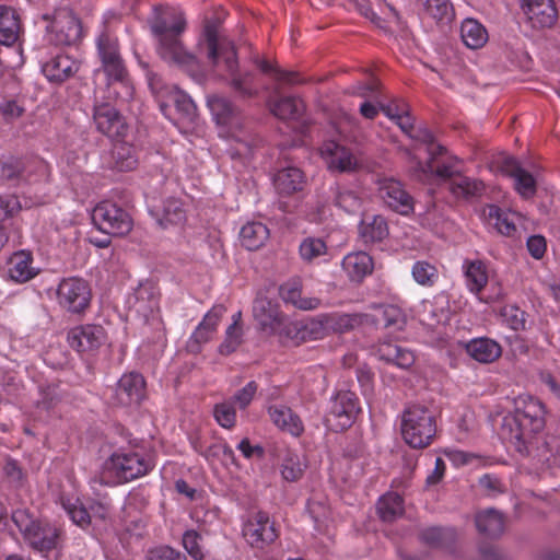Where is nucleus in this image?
<instances>
[{"instance_id":"1","label":"nucleus","mask_w":560,"mask_h":560,"mask_svg":"<svg viewBox=\"0 0 560 560\" xmlns=\"http://www.w3.org/2000/svg\"><path fill=\"white\" fill-rule=\"evenodd\" d=\"M150 30L158 40L156 51L165 62L187 72L196 81L203 79L205 71L199 59L186 49L180 39L186 30L183 13L163 14L155 9V15L150 21Z\"/></svg>"},{"instance_id":"2","label":"nucleus","mask_w":560,"mask_h":560,"mask_svg":"<svg viewBox=\"0 0 560 560\" xmlns=\"http://www.w3.org/2000/svg\"><path fill=\"white\" fill-rule=\"evenodd\" d=\"M544 404L529 395L514 399V410L503 417L500 428L501 439L522 456L530 453L534 439L545 428Z\"/></svg>"},{"instance_id":"3","label":"nucleus","mask_w":560,"mask_h":560,"mask_svg":"<svg viewBox=\"0 0 560 560\" xmlns=\"http://www.w3.org/2000/svg\"><path fill=\"white\" fill-rule=\"evenodd\" d=\"M200 52H205L209 63L215 68H223L231 77L230 88L241 100H250L258 95L259 90L255 84V74L246 71L238 72L236 50L232 42L220 38L218 27L207 24L203 30V38L198 43Z\"/></svg>"},{"instance_id":"4","label":"nucleus","mask_w":560,"mask_h":560,"mask_svg":"<svg viewBox=\"0 0 560 560\" xmlns=\"http://www.w3.org/2000/svg\"><path fill=\"white\" fill-rule=\"evenodd\" d=\"M127 445L114 441L117 448L110 454L106 462L107 468L114 474L119 482H129L148 475L155 466L154 460L148 454L138 451L136 440L125 436Z\"/></svg>"},{"instance_id":"5","label":"nucleus","mask_w":560,"mask_h":560,"mask_svg":"<svg viewBox=\"0 0 560 560\" xmlns=\"http://www.w3.org/2000/svg\"><path fill=\"white\" fill-rule=\"evenodd\" d=\"M96 46L101 59V70L106 75L107 85H120L124 93L120 94L118 91H115L117 97L124 101L130 100L133 94V88L128 78V70L120 54L118 39L108 33H102L97 38Z\"/></svg>"},{"instance_id":"6","label":"nucleus","mask_w":560,"mask_h":560,"mask_svg":"<svg viewBox=\"0 0 560 560\" xmlns=\"http://www.w3.org/2000/svg\"><path fill=\"white\" fill-rule=\"evenodd\" d=\"M436 433L435 417L425 406H408L401 417V435L412 448L429 446Z\"/></svg>"},{"instance_id":"7","label":"nucleus","mask_w":560,"mask_h":560,"mask_svg":"<svg viewBox=\"0 0 560 560\" xmlns=\"http://www.w3.org/2000/svg\"><path fill=\"white\" fill-rule=\"evenodd\" d=\"M11 518L32 549L47 552L56 548L59 530L48 522L34 517L27 509L14 510Z\"/></svg>"},{"instance_id":"8","label":"nucleus","mask_w":560,"mask_h":560,"mask_svg":"<svg viewBox=\"0 0 560 560\" xmlns=\"http://www.w3.org/2000/svg\"><path fill=\"white\" fill-rule=\"evenodd\" d=\"M46 26L49 43L56 46H77L84 36L81 20L70 8H59L52 14L42 16Z\"/></svg>"},{"instance_id":"9","label":"nucleus","mask_w":560,"mask_h":560,"mask_svg":"<svg viewBox=\"0 0 560 560\" xmlns=\"http://www.w3.org/2000/svg\"><path fill=\"white\" fill-rule=\"evenodd\" d=\"M360 411L357 395L351 390H339L330 400L325 424L334 432L345 431L352 425Z\"/></svg>"},{"instance_id":"10","label":"nucleus","mask_w":560,"mask_h":560,"mask_svg":"<svg viewBox=\"0 0 560 560\" xmlns=\"http://www.w3.org/2000/svg\"><path fill=\"white\" fill-rule=\"evenodd\" d=\"M56 298L62 310L81 315L89 308L92 293L89 283L84 279L69 277L59 282Z\"/></svg>"},{"instance_id":"11","label":"nucleus","mask_w":560,"mask_h":560,"mask_svg":"<svg viewBox=\"0 0 560 560\" xmlns=\"http://www.w3.org/2000/svg\"><path fill=\"white\" fill-rule=\"evenodd\" d=\"M92 220L98 230L113 236L127 235L132 229L129 213L109 201H103L94 208Z\"/></svg>"},{"instance_id":"12","label":"nucleus","mask_w":560,"mask_h":560,"mask_svg":"<svg viewBox=\"0 0 560 560\" xmlns=\"http://www.w3.org/2000/svg\"><path fill=\"white\" fill-rule=\"evenodd\" d=\"M242 535L254 549L264 550L279 537L275 522L269 514L257 511L248 515L242 527Z\"/></svg>"},{"instance_id":"13","label":"nucleus","mask_w":560,"mask_h":560,"mask_svg":"<svg viewBox=\"0 0 560 560\" xmlns=\"http://www.w3.org/2000/svg\"><path fill=\"white\" fill-rule=\"evenodd\" d=\"M92 118L97 131L109 138H121L127 132L125 117L109 102L95 100Z\"/></svg>"},{"instance_id":"14","label":"nucleus","mask_w":560,"mask_h":560,"mask_svg":"<svg viewBox=\"0 0 560 560\" xmlns=\"http://www.w3.org/2000/svg\"><path fill=\"white\" fill-rule=\"evenodd\" d=\"M160 295L156 282L152 280L140 282L128 299L129 308L148 323L150 317L155 318L160 310Z\"/></svg>"},{"instance_id":"15","label":"nucleus","mask_w":560,"mask_h":560,"mask_svg":"<svg viewBox=\"0 0 560 560\" xmlns=\"http://www.w3.org/2000/svg\"><path fill=\"white\" fill-rule=\"evenodd\" d=\"M145 380L140 373H126L117 382L113 401L120 407H138L145 399Z\"/></svg>"},{"instance_id":"16","label":"nucleus","mask_w":560,"mask_h":560,"mask_svg":"<svg viewBox=\"0 0 560 560\" xmlns=\"http://www.w3.org/2000/svg\"><path fill=\"white\" fill-rule=\"evenodd\" d=\"M444 150L442 145L429 149L430 159L428 162L425 164L418 163L417 171L420 173V179H430L435 176L441 179H450L451 182L460 174L456 167L457 159L444 158Z\"/></svg>"},{"instance_id":"17","label":"nucleus","mask_w":560,"mask_h":560,"mask_svg":"<svg viewBox=\"0 0 560 560\" xmlns=\"http://www.w3.org/2000/svg\"><path fill=\"white\" fill-rule=\"evenodd\" d=\"M253 315L260 328L270 334L280 330L285 320L279 303L262 293H258L254 301Z\"/></svg>"},{"instance_id":"18","label":"nucleus","mask_w":560,"mask_h":560,"mask_svg":"<svg viewBox=\"0 0 560 560\" xmlns=\"http://www.w3.org/2000/svg\"><path fill=\"white\" fill-rule=\"evenodd\" d=\"M520 7L533 28H549L558 20L553 0H520Z\"/></svg>"},{"instance_id":"19","label":"nucleus","mask_w":560,"mask_h":560,"mask_svg":"<svg viewBox=\"0 0 560 560\" xmlns=\"http://www.w3.org/2000/svg\"><path fill=\"white\" fill-rule=\"evenodd\" d=\"M378 196L393 211L408 215L413 210V198L405 190L402 184L394 178L380 183Z\"/></svg>"},{"instance_id":"20","label":"nucleus","mask_w":560,"mask_h":560,"mask_svg":"<svg viewBox=\"0 0 560 560\" xmlns=\"http://www.w3.org/2000/svg\"><path fill=\"white\" fill-rule=\"evenodd\" d=\"M67 339L71 348L86 352L98 349L106 339V332L101 325L86 324L70 329Z\"/></svg>"},{"instance_id":"21","label":"nucleus","mask_w":560,"mask_h":560,"mask_svg":"<svg viewBox=\"0 0 560 560\" xmlns=\"http://www.w3.org/2000/svg\"><path fill=\"white\" fill-rule=\"evenodd\" d=\"M80 65L72 57L58 54L42 65V72L51 83H62L74 75Z\"/></svg>"},{"instance_id":"22","label":"nucleus","mask_w":560,"mask_h":560,"mask_svg":"<svg viewBox=\"0 0 560 560\" xmlns=\"http://www.w3.org/2000/svg\"><path fill=\"white\" fill-rule=\"evenodd\" d=\"M279 294L285 303L303 311L315 310L320 305V300L314 296L302 295V280L293 278L279 288Z\"/></svg>"},{"instance_id":"23","label":"nucleus","mask_w":560,"mask_h":560,"mask_svg":"<svg viewBox=\"0 0 560 560\" xmlns=\"http://www.w3.org/2000/svg\"><path fill=\"white\" fill-rule=\"evenodd\" d=\"M22 31L21 19L16 10L10 5H0V44L14 45Z\"/></svg>"},{"instance_id":"24","label":"nucleus","mask_w":560,"mask_h":560,"mask_svg":"<svg viewBox=\"0 0 560 560\" xmlns=\"http://www.w3.org/2000/svg\"><path fill=\"white\" fill-rule=\"evenodd\" d=\"M271 421L282 431L300 436L304 431L301 418L287 406H271L268 409Z\"/></svg>"},{"instance_id":"25","label":"nucleus","mask_w":560,"mask_h":560,"mask_svg":"<svg viewBox=\"0 0 560 560\" xmlns=\"http://www.w3.org/2000/svg\"><path fill=\"white\" fill-rule=\"evenodd\" d=\"M186 213L184 202L180 199L170 197L163 201L161 209L156 212V220L163 229L178 226L186 222Z\"/></svg>"},{"instance_id":"26","label":"nucleus","mask_w":560,"mask_h":560,"mask_svg":"<svg viewBox=\"0 0 560 560\" xmlns=\"http://www.w3.org/2000/svg\"><path fill=\"white\" fill-rule=\"evenodd\" d=\"M467 353L480 363H492L502 354L501 346L490 338H476L466 343Z\"/></svg>"},{"instance_id":"27","label":"nucleus","mask_w":560,"mask_h":560,"mask_svg":"<svg viewBox=\"0 0 560 560\" xmlns=\"http://www.w3.org/2000/svg\"><path fill=\"white\" fill-rule=\"evenodd\" d=\"M305 184L303 172L293 166L278 171L273 177V185L278 194L290 196L303 189Z\"/></svg>"},{"instance_id":"28","label":"nucleus","mask_w":560,"mask_h":560,"mask_svg":"<svg viewBox=\"0 0 560 560\" xmlns=\"http://www.w3.org/2000/svg\"><path fill=\"white\" fill-rule=\"evenodd\" d=\"M325 152L328 154V167L338 172H351L354 171L359 163L352 152L336 143L330 142L325 147Z\"/></svg>"},{"instance_id":"29","label":"nucleus","mask_w":560,"mask_h":560,"mask_svg":"<svg viewBox=\"0 0 560 560\" xmlns=\"http://www.w3.org/2000/svg\"><path fill=\"white\" fill-rule=\"evenodd\" d=\"M359 235L365 243H378L388 236V225L382 215H364L359 225Z\"/></svg>"},{"instance_id":"30","label":"nucleus","mask_w":560,"mask_h":560,"mask_svg":"<svg viewBox=\"0 0 560 560\" xmlns=\"http://www.w3.org/2000/svg\"><path fill=\"white\" fill-rule=\"evenodd\" d=\"M342 268L352 281L360 282L373 271V260L364 252L351 253L343 258Z\"/></svg>"},{"instance_id":"31","label":"nucleus","mask_w":560,"mask_h":560,"mask_svg":"<svg viewBox=\"0 0 560 560\" xmlns=\"http://www.w3.org/2000/svg\"><path fill=\"white\" fill-rule=\"evenodd\" d=\"M377 358L386 363H393L400 369H408L415 363L413 353L393 342H382L377 347Z\"/></svg>"},{"instance_id":"32","label":"nucleus","mask_w":560,"mask_h":560,"mask_svg":"<svg viewBox=\"0 0 560 560\" xmlns=\"http://www.w3.org/2000/svg\"><path fill=\"white\" fill-rule=\"evenodd\" d=\"M475 523L478 532L488 538H497L504 530L503 515L494 509L478 512Z\"/></svg>"},{"instance_id":"33","label":"nucleus","mask_w":560,"mask_h":560,"mask_svg":"<svg viewBox=\"0 0 560 560\" xmlns=\"http://www.w3.org/2000/svg\"><path fill=\"white\" fill-rule=\"evenodd\" d=\"M268 106L270 112L280 119H299L304 110V102L295 96H283L269 100Z\"/></svg>"},{"instance_id":"34","label":"nucleus","mask_w":560,"mask_h":560,"mask_svg":"<svg viewBox=\"0 0 560 560\" xmlns=\"http://www.w3.org/2000/svg\"><path fill=\"white\" fill-rule=\"evenodd\" d=\"M448 189L455 198L472 200L482 196L485 192V184L479 179L459 174L450 182Z\"/></svg>"},{"instance_id":"35","label":"nucleus","mask_w":560,"mask_h":560,"mask_svg":"<svg viewBox=\"0 0 560 560\" xmlns=\"http://www.w3.org/2000/svg\"><path fill=\"white\" fill-rule=\"evenodd\" d=\"M269 229L261 222H248L240 232L242 245L248 250H257L262 247L269 238Z\"/></svg>"},{"instance_id":"36","label":"nucleus","mask_w":560,"mask_h":560,"mask_svg":"<svg viewBox=\"0 0 560 560\" xmlns=\"http://www.w3.org/2000/svg\"><path fill=\"white\" fill-rule=\"evenodd\" d=\"M419 537L429 547L452 550L457 539V534L453 528L429 527L423 529Z\"/></svg>"},{"instance_id":"37","label":"nucleus","mask_w":560,"mask_h":560,"mask_svg":"<svg viewBox=\"0 0 560 560\" xmlns=\"http://www.w3.org/2000/svg\"><path fill=\"white\" fill-rule=\"evenodd\" d=\"M208 106L217 124L232 125L237 116V107L225 96L211 95L208 97Z\"/></svg>"},{"instance_id":"38","label":"nucleus","mask_w":560,"mask_h":560,"mask_svg":"<svg viewBox=\"0 0 560 560\" xmlns=\"http://www.w3.org/2000/svg\"><path fill=\"white\" fill-rule=\"evenodd\" d=\"M32 257L25 252L15 253L9 260V276L19 283L28 281L35 276Z\"/></svg>"},{"instance_id":"39","label":"nucleus","mask_w":560,"mask_h":560,"mask_svg":"<svg viewBox=\"0 0 560 560\" xmlns=\"http://www.w3.org/2000/svg\"><path fill=\"white\" fill-rule=\"evenodd\" d=\"M329 192L334 203L346 212L355 213L360 210L362 200L355 191L336 183L330 186Z\"/></svg>"},{"instance_id":"40","label":"nucleus","mask_w":560,"mask_h":560,"mask_svg":"<svg viewBox=\"0 0 560 560\" xmlns=\"http://www.w3.org/2000/svg\"><path fill=\"white\" fill-rule=\"evenodd\" d=\"M460 37L467 47L477 49L487 43L488 33L478 21L466 19L460 26Z\"/></svg>"},{"instance_id":"41","label":"nucleus","mask_w":560,"mask_h":560,"mask_svg":"<svg viewBox=\"0 0 560 560\" xmlns=\"http://www.w3.org/2000/svg\"><path fill=\"white\" fill-rule=\"evenodd\" d=\"M305 469L306 464L300 455L291 450H287L280 465L282 478L288 482H296L303 477Z\"/></svg>"},{"instance_id":"42","label":"nucleus","mask_w":560,"mask_h":560,"mask_svg":"<svg viewBox=\"0 0 560 560\" xmlns=\"http://www.w3.org/2000/svg\"><path fill=\"white\" fill-rule=\"evenodd\" d=\"M464 266L469 290L479 294L488 283L487 266L481 260L465 261Z\"/></svg>"},{"instance_id":"43","label":"nucleus","mask_w":560,"mask_h":560,"mask_svg":"<svg viewBox=\"0 0 560 560\" xmlns=\"http://www.w3.org/2000/svg\"><path fill=\"white\" fill-rule=\"evenodd\" d=\"M377 513L384 522H393L404 513V500L398 493L384 494L377 502Z\"/></svg>"},{"instance_id":"44","label":"nucleus","mask_w":560,"mask_h":560,"mask_svg":"<svg viewBox=\"0 0 560 560\" xmlns=\"http://www.w3.org/2000/svg\"><path fill=\"white\" fill-rule=\"evenodd\" d=\"M26 166L21 158L10 156L0 164V185H19L24 179Z\"/></svg>"},{"instance_id":"45","label":"nucleus","mask_w":560,"mask_h":560,"mask_svg":"<svg viewBox=\"0 0 560 560\" xmlns=\"http://www.w3.org/2000/svg\"><path fill=\"white\" fill-rule=\"evenodd\" d=\"M172 102L178 114L177 120L183 125H191L197 119V107L192 100L185 93L176 92L172 95Z\"/></svg>"},{"instance_id":"46","label":"nucleus","mask_w":560,"mask_h":560,"mask_svg":"<svg viewBox=\"0 0 560 560\" xmlns=\"http://www.w3.org/2000/svg\"><path fill=\"white\" fill-rule=\"evenodd\" d=\"M424 13L438 22H450L454 15L450 0H419Z\"/></svg>"},{"instance_id":"47","label":"nucleus","mask_w":560,"mask_h":560,"mask_svg":"<svg viewBox=\"0 0 560 560\" xmlns=\"http://www.w3.org/2000/svg\"><path fill=\"white\" fill-rule=\"evenodd\" d=\"M114 167L120 172L131 171L137 165L133 149L125 142L116 143L112 150Z\"/></svg>"},{"instance_id":"48","label":"nucleus","mask_w":560,"mask_h":560,"mask_svg":"<svg viewBox=\"0 0 560 560\" xmlns=\"http://www.w3.org/2000/svg\"><path fill=\"white\" fill-rule=\"evenodd\" d=\"M486 215L500 234L512 236L516 232L514 222L498 206H488Z\"/></svg>"},{"instance_id":"49","label":"nucleus","mask_w":560,"mask_h":560,"mask_svg":"<svg viewBox=\"0 0 560 560\" xmlns=\"http://www.w3.org/2000/svg\"><path fill=\"white\" fill-rule=\"evenodd\" d=\"M262 144V139L256 135H245L236 139V145L229 152L232 159H248L253 156L254 151Z\"/></svg>"},{"instance_id":"50","label":"nucleus","mask_w":560,"mask_h":560,"mask_svg":"<svg viewBox=\"0 0 560 560\" xmlns=\"http://www.w3.org/2000/svg\"><path fill=\"white\" fill-rule=\"evenodd\" d=\"M376 324H382L385 328L400 329L405 325V315L396 305H385L373 319Z\"/></svg>"},{"instance_id":"51","label":"nucleus","mask_w":560,"mask_h":560,"mask_svg":"<svg viewBox=\"0 0 560 560\" xmlns=\"http://www.w3.org/2000/svg\"><path fill=\"white\" fill-rule=\"evenodd\" d=\"M61 505L71 518V521L80 526L86 528L91 524V514L89 509H85L78 500L72 502L70 499L61 498Z\"/></svg>"},{"instance_id":"52","label":"nucleus","mask_w":560,"mask_h":560,"mask_svg":"<svg viewBox=\"0 0 560 560\" xmlns=\"http://www.w3.org/2000/svg\"><path fill=\"white\" fill-rule=\"evenodd\" d=\"M299 252L305 262H312L326 254L327 246L322 238L307 237L300 244Z\"/></svg>"},{"instance_id":"53","label":"nucleus","mask_w":560,"mask_h":560,"mask_svg":"<svg viewBox=\"0 0 560 560\" xmlns=\"http://www.w3.org/2000/svg\"><path fill=\"white\" fill-rule=\"evenodd\" d=\"M253 62L259 68V70L262 73L273 74L275 79L280 82L288 83V84L299 83L296 72L281 70L279 68H277L276 66H273L272 63H270L269 61H267L265 59H259L258 56L253 58Z\"/></svg>"},{"instance_id":"54","label":"nucleus","mask_w":560,"mask_h":560,"mask_svg":"<svg viewBox=\"0 0 560 560\" xmlns=\"http://www.w3.org/2000/svg\"><path fill=\"white\" fill-rule=\"evenodd\" d=\"M438 269L428 261H417L412 267V277L421 285L432 287L438 279Z\"/></svg>"},{"instance_id":"55","label":"nucleus","mask_w":560,"mask_h":560,"mask_svg":"<svg viewBox=\"0 0 560 560\" xmlns=\"http://www.w3.org/2000/svg\"><path fill=\"white\" fill-rule=\"evenodd\" d=\"M514 179V188L515 190L524 198L529 199L536 195L537 185L534 176L522 168L520 173L516 174Z\"/></svg>"},{"instance_id":"56","label":"nucleus","mask_w":560,"mask_h":560,"mask_svg":"<svg viewBox=\"0 0 560 560\" xmlns=\"http://www.w3.org/2000/svg\"><path fill=\"white\" fill-rule=\"evenodd\" d=\"M234 406L235 405L231 400L223 401L214 406L213 416L221 427L231 429L235 425L236 411Z\"/></svg>"},{"instance_id":"57","label":"nucleus","mask_w":560,"mask_h":560,"mask_svg":"<svg viewBox=\"0 0 560 560\" xmlns=\"http://www.w3.org/2000/svg\"><path fill=\"white\" fill-rule=\"evenodd\" d=\"M40 398L37 400V406L44 410L55 408L61 400V394L58 384H48L39 387Z\"/></svg>"},{"instance_id":"58","label":"nucleus","mask_w":560,"mask_h":560,"mask_svg":"<svg viewBox=\"0 0 560 560\" xmlns=\"http://www.w3.org/2000/svg\"><path fill=\"white\" fill-rule=\"evenodd\" d=\"M243 342V329L230 325L225 331V338L219 347V352L223 355H229L236 351Z\"/></svg>"},{"instance_id":"59","label":"nucleus","mask_w":560,"mask_h":560,"mask_svg":"<svg viewBox=\"0 0 560 560\" xmlns=\"http://www.w3.org/2000/svg\"><path fill=\"white\" fill-rule=\"evenodd\" d=\"M351 94L363 98H373L381 103V82L375 78H372L369 82H359L351 88Z\"/></svg>"},{"instance_id":"60","label":"nucleus","mask_w":560,"mask_h":560,"mask_svg":"<svg viewBox=\"0 0 560 560\" xmlns=\"http://www.w3.org/2000/svg\"><path fill=\"white\" fill-rule=\"evenodd\" d=\"M501 316L513 330L525 328L526 313L516 305H505L501 308Z\"/></svg>"},{"instance_id":"61","label":"nucleus","mask_w":560,"mask_h":560,"mask_svg":"<svg viewBox=\"0 0 560 560\" xmlns=\"http://www.w3.org/2000/svg\"><path fill=\"white\" fill-rule=\"evenodd\" d=\"M201 535L194 530H186L183 535V546L194 560H203L205 553L199 544Z\"/></svg>"},{"instance_id":"62","label":"nucleus","mask_w":560,"mask_h":560,"mask_svg":"<svg viewBox=\"0 0 560 560\" xmlns=\"http://www.w3.org/2000/svg\"><path fill=\"white\" fill-rule=\"evenodd\" d=\"M421 320L429 326L439 324L443 318H446V312L443 307H436L430 301L422 302V310L420 312Z\"/></svg>"},{"instance_id":"63","label":"nucleus","mask_w":560,"mask_h":560,"mask_svg":"<svg viewBox=\"0 0 560 560\" xmlns=\"http://www.w3.org/2000/svg\"><path fill=\"white\" fill-rule=\"evenodd\" d=\"M145 560H187L185 553L168 547L160 546L148 550Z\"/></svg>"},{"instance_id":"64","label":"nucleus","mask_w":560,"mask_h":560,"mask_svg":"<svg viewBox=\"0 0 560 560\" xmlns=\"http://www.w3.org/2000/svg\"><path fill=\"white\" fill-rule=\"evenodd\" d=\"M257 388V383L250 381L242 389L237 390L230 400L237 405L240 409H245L252 402Z\"/></svg>"}]
</instances>
